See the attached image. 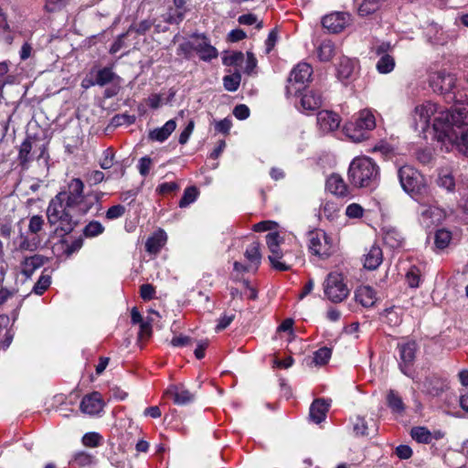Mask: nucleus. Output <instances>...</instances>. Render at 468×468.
<instances>
[{
    "label": "nucleus",
    "mask_w": 468,
    "mask_h": 468,
    "mask_svg": "<svg viewBox=\"0 0 468 468\" xmlns=\"http://www.w3.org/2000/svg\"><path fill=\"white\" fill-rule=\"evenodd\" d=\"M84 183L80 178L71 179L66 189L55 196V199L64 204L68 209L79 216L87 214L103 196L102 192L84 193Z\"/></svg>",
    "instance_id": "obj_2"
},
{
    "label": "nucleus",
    "mask_w": 468,
    "mask_h": 468,
    "mask_svg": "<svg viewBox=\"0 0 468 468\" xmlns=\"http://www.w3.org/2000/svg\"><path fill=\"white\" fill-rule=\"evenodd\" d=\"M176 122L175 120L167 121L162 127L156 128L149 133V139L156 142L165 141L176 130Z\"/></svg>",
    "instance_id": "obj_28"
},
{
    "label": "nucleus",
    "mask_w": 468,
    "mask_h": 468,
    "mask_svg": "<svg viewBox=\"0 0 468 468\" xmlns=\"http://www.w3.org/2000/svg\"><path fill=\"white\" fill-rule=\"evenodd\" d=\"M79 216L72 212L71 209H68L64 204L58 202L55 198H52L47 208V218L48 224L53 228L55 234L64 237L69 234L79 223V219L76 218Z\"/></svg>",
    "instance_id": "obj_4"
},
{
    "label": "nucleus",
    "mask_w": 468,
    "mask_h": 468,
    "mask_svg": "<svg viewBox=\"0 0 468 468\" xmlns=\"http://www.w3.org/2000/svg\"><path fill=\"white\" fill-rule=\"evenodd\" d=\"M355 300L363 307H372L377 302V295L375 290L368 285L359 286L355 291Z\"/></svg>",
    "instance_id": "obj_23"
},
{
    "label": "nucleus",
    "mask_w": 468,
    "mask_h": 468,
    "mask_svg": "<svg viewBox=\"0 0 468 468\" xmlns=\"http://www.w3.org/2000/svg\"><path fill=\"white\" fill-rule=\"evenodd\" d=\"M410 435L412 439L420 443H429L431 441L432 436L425 427H415L411 430Z\"/></svg>",
    "instance_id": "obj_39"
},
{
    "label": "nucleus",
    "mask_w": 468,
    "mask_h": 468,
    "mask_svg": "<svg viewBox=\"0 0 468 468\" xmlns=\"http://www.w3.org/2000/svg\"><path fill=\"white\" fill-rule=\"evenodd\" d=\"M165 394L173 396L174 402L177 405H186L194 400V395L184 387L170 386Z\"/></svg>",
    "instance_id": "obj_27"
},
{
    "label": "nucleus",
    "mask_w": 468,
    "mask_h": 468,
    "mask_svg": "<svg viewBox=\"0 0 468 468\" xmlns=\"http://www.w3.org/2000/svg\"><path fill=\"white\" fill-rule=\"evenodd\" d=\"M32 149V144L29 139H26L20 145L19 148V160L21 164H26L29 161V154Z\"/></svg>",
    "instance_id": "obj_51"
},
{
    "label": "nucleus",
    "mask_w": 468,
    "mask_h": 468,
    "mask_svg": "<svg viewBox=\"0 0 468 468\" xmlns=\"http://www.w3.org/2000/svg\"><path fill=\"white\" fill-rule=\"evenodd\" d=\"M189 46L199 55L200 58L205 61L216 58L218 55L217 48L210 45L205 36L194 37Z\"/></svg>",
    "instance_id": "obj_15"
},
{
    "label": "nucleus",
    "mask_w": 468,
    "mask_h": 468,
    "mask_svg": "<svg viewBox=\"0 0 468 468\" xmlns=\"http://www.w3.org/2000/svg\"><path fill=\"white\" fill-rule=\"evenodd\" d=\"M356 62L347 57H342L336 68L337 79L344 84H347L353 78Z\"/></svg>",
    "instance_id": "obj_22"
},
{
    "label": "nucleus",
    "mask_w": 468,
    "mask_h": 468,
    "mask_svg": "<svg viewBox=\"0 0 468 468\" xmlns=\"http://www.w3.org/2000/svg\"><path fill=\"white\" fill-rule=\"evenodd\" d=\"M353 430L356 435H367V426L366 420L361 417H356L354 422Z\"/></svg>",
    "instance_id": "obj_57"
},
{
    "label": "nucleus",
    "mask_w": 468,
    "mask_h": 468,
    "mask_svg": "<svg viewBox=\"0 0 468 468\" xmlns=\"http://www.w3.org/2000/svg\"><path fill=\"white\" fill-rule=\"evenodd\" d=\"M398 178L402 189L410 195L421 193L426 186L424 176L411 165L399 167Z\"/></svg>",
    "instance_id": "obj_8"
},
{
    "label": "nucleus",
    "mask_w": 468,
    "mask_h": 468,
    "mask_svg": "<svg viewBox=\"0 0 468 468\" xmlns=\"http://www.w3.org/2000/svg\"><path fill=\"white\" fill-rule=\"evenodd\" d=\"M376 68L379 73L388 74L394 69L395 59L389 54H384L378 60Z\"/></svg>",
    "instance_id": "obj_33"
},
{
    "label": "nucleus",
    "mask_w": 468,
    "mask_h": 468,
    "mask_svg": "<svg viewBox=\"0 0 468 468\" xmlns=\"http://www.w3.org/2000/svg\"><path fill=\"white\" fill-rule=\"evenodd\" d=\"M104 231V227L96 220L90 221L83 229V234L87 238H93L101 235Z\"/></svg>",
    "instance_id": "obj_43"
},
{
    "label": "nucleus",
    "mask_w": 468,
    "mask_h": 468,
    "mask_svg": "<svg viewBox=\"0 0 468 468\" xmlns=\"http://www.w3.org/2000/svg\"><path fill=\"white\" fill-rule=\"evenodd\" d=\"M426 37L429 42L433 45H446L454 38V35L443 30L438 24H431L426 28Z\"/></svg>",
    "instance_id": "obj_17"
},
{
    "label": "nucleus",
    "mask_w": 468,
    "mask_h": 468,
    "mask_svg": "<svg viewBox=\"0 0 468 468\" xmlns=\"http://www.w3.org/2000/svg\"><path fill=\"white\" fill-rule=\"evenodd\" d=\"M276 227H277V223L275 221L266 220V221H261V222L253 225L252 229L256 232H263V231L274 229Z\"/></svg>",
    "instance_id": "obj_60"
},
{
    "label": "nucleus",
    "mask_w": 468,
    "mask_h": 468,
    "mask_svg": "<svg viewBox=\"0 0 468 468\" xmlns=\"http://www.w3.org/2000/svg\"><path fill=\"white\" fill-rule=\"evenodd\" d=\"M155 293V290L152 284L146 283L143 284L140 288L141 297L144 301H149L154 298Z\"/></svg>",
    "instance_id": "obj_62"
},
{
    "label": "nucleus",
    "mask_w": 468,
    "mask_h": 468,
    "mask_svg": "<svg viewBox=\"0 0 468 468\" xmlns=\"http://www.w3.org/2000/svg\"><path fill=\"white\" fill-rule=\"evenodd\" d=\"M379 8V0H363L358 7L360 16H368Z\"/></svg>",
    "instance_id": "obj_41"
},
{
    "label": "nucleus",
    "mask_w": 468,
    "mask_h": 468,
    "mask_svg": "<svg viewBox=\"0 0 468 468\" xmlns=\"http://www.w3.org/2000/svg\"><path fill=\"white\" fill-rule=\"evenodd\" d=\"M166 241V234L164 230L155 232L149 237L145 242V250L149 253L156 254L160 251Z\"/></svg>",
    "instance_id": "obj_30"
},
{
    "label": "nucleus",
    "mask_w": 468,
    "mask_h": 468,
    "mask_svg": "<svg viewBox=\"0 0 468 468\" xmlns=\"http://www.w3.org/2000/svg\"><path fill=\"white\" fill-rule=\"evenodd\" d=\"M399 353V368L406 376H410V367L415 360L418 345L415 341H406L398 344Z\"/></svg>",
    "instance_id": "obj_13"
},
{
    "label": "nucleus",
    "mask_w": 468,
    "mask_h": 468,
    "mask_svg": "<svg viewBox=\"0 0 468 468\" xmlns=\"http://www.w3.org/2000/svg\"><path fill=\"white\" fill-rule=\"evenodd\" d=\"M316 54L320 61H330L336 54L335 44L330 39H324L316 48Z\"/></svg>",
    "instance_id": "obj_29"
},
{
    "label": "nucleus",
    "mask_w": 468,
    "mask_h": 468,
    "mask_svg": "<svg viewBox=\"0 0 468 468\" xmlns=\"http://www.w3.org/2000/svg\"><path fill=\"white\" fill-rule=\"evenodd\" d=\"M152 160L150 157L144 156L139 160V172L142 176H145L150 171Z\"/></svg>",
    "instance_id": "obj_64"
},
{
    "label": "nucleus",
    "mask_w": 468,
    "mask_h": 468,
    "mask_svg": "<svg viewBox=\"0 0 468 468\" xmlns=\"http://www.w3.org/2000/svg\"><path fill=\"white\" fill-rule=\"evenodd\" d=\"M324 291L326 297L333 303L344 301L349 294V289L341 273L331 272L324 282Z\"/></svg>",
    "instance_id": "obj_10"
},
{
    "label": "nucleus",
    "mask_w": 468,
    "mask_h": 468,
    "mask_svg": "<svg viewBox=\"0 0 468 468\" xmlns=\"http://www.w3.org/2000/svg\"><path fill=\"white\" fill-rule=\"evenodd\" d=\"M244 256L251 263L259 265L261 259V254L260 251V243L258 241H253L252 243H250L247 247Z\"/></svg>",
    "instance_id": "obj_35"
},
{
    "label": "nucleus",
    "mask_w": 468,
    "mask_h": 468,
    "mask_svg": "<svg viewBox=\"0 0 468 468\" xmlns=\"http://www.w3.org/2000/svg\"><path fill=\"white\" fill-rule=\"evenodd\" d=\"M45 221L41 216H33L29 218L28 233L32 236H38L37 234L43 229Z\"/></svg>",
    "instance_id": "obj_45"
},
{
    "label": "nucleus",
    "mask_w": 468,
    "mask_h": 468,
    "mask_svg": "<svg viewBox=\"0 0 468 468\" xmlns=\"http://www.w3.org/2000/svg\"><path fill=\"white\" fill-rule=\"evenodd\" d=\"M348 178L356 187L375 188L380 178L379 167L372 158L357 156L350 163Z\"/></svg>",
    "instance_id": "obj_3"
},
{
    "label": "nucleus",
    "mask_w": 468,
    "mask_h": 468,
    "mask_svg": "<svg viewBox=\"0 0 468 468\" xmlns=\"http://www.w3.org/2000/svg\"><path fill=\"white\" fill-rule=\"evenodd\" d=\"M153 24L154 22L152 20L144 19L138 24L132 25L128 29V33L134 31L140 35H144L152 27Z\"/></svg>",
    "instance_id": "obj_52"
},
{
    "label": "nucleus",
    "mask_w": 468,
    "mask_h": 468,
    "mask_svg": "<svg viewBox=\"0 0 468 468\" xmlns=\"http://www.w3.org/2000/svg\"><path fill=\"white\" fill-rule=\"evenodd\" d=\"M308 248L312 254L327 259L337 249L335 241L323 229H314L308 233Z\"/></svg>",
    "instance_id": "obj_7"
},
{
    "label": "nucleus",
    "mask_w": 468,
    "mask_h": 468,
    "mask_svg": "<svg viewBox=\"0 0 468 468\" xmlns=\"http://www.w3.org/2000/svg\"><path fill=\"white\" fill-rule=\"evenodd\" d=\"M382 261L383 253L378 246H371L364 255V267L367 270H376Z\"/></svg>",
    "instance_id": "obj_26"
},
{
    "label": "nucleus",
    "mask_w": 468,
    "mask_h": 468,
    "mask_svg": "<svg viewBox=\"0 0 468 468\" xmlns=\"http://www.w3.org/2000/svg\"><path fill=\"white\" fill-rule=\"evenodd\" d=\"M241 75L239 71L234 72L230 75H226L223 78V86L228 91H236L240 84Z\"/></svg>",
    "instance_id": "obj_37"
},
{
    "label": "nucleus",
    "mask_w": 468,
    "mask_h": 468,
    "mask_svg": "<svg viewBox=\"0 0 468 468\" xmlns=\"http://www.w3.org/2000/svg\"><path fill=\"white\" fill-rule=\"evenodd\" d=\"M103 401L99 392H92L86 395L80 402V410L89 415L100 413L103 409Z\"/></svg>",
    "instance_id": "obj_19"
},
{
    "label": "nucleus",
    "mask_w": 468,
    "mask_h": 468,
    "mask_svg": "<svg viewBox=\"0 0 468 468\" xmlns=\"http://www.w3.org/2000/svg\"><path fill=\"white\" fill-rule=\"evenodd\" d=\"M326 189L335 196L346 197L348 187L344 179L339 175H331L326 180Z\"/></svg>",
    "instance_id": "obj_24"
},
{
    "label": "nucleus",
    "mask_w": 468,
    "mask_h": 468,
    "mask_svg": "<svg viewBox=\"0 0 468 468\" xmlns=\"http://www.w3.org/2000/svg\"><path fill=\"white\" fill-rule=\"evenodd\" d=\"M323 103V97L320 92L309 90H305L300 100L298 110L305 114H310L320 109Z\"/></svg>",
    "instance_id": "obj_16"
},
{
    "label": "nucleus",
    "mask_w": 468,
    "mask_h": 468,
    "mask_svg": "<svg viewBox=\"0 0 468 468\" xmlns=\"http://www.w3.org/2000/svg\"><path fill=\"white\" fill-rule=\"evenodd\" d=\"M437 184L440 187L446 189L448 192H452L455 187V180L450 172L442 171L439 174Z\"/></svg>",
    "instance_id": "obj_36"
},
{
    "label": "nucleus",
    "mask_w": 468,
    "mask_h": 468,
    "mask_svg": "<svg viewBox=\"0 0 468 468\" xmlns=\"http://www.w3.org/2000/svg\"><path fill=\"white\" fill-rule=\"evenodd\" d=\"M351 24V16L346 12H333L324 16L322 25L329 33L337 34L342 32Z\"/></svg>",
    "instance_id": "obj_14"
},
{
    "label": "nucleus",
    "mask_w": 468,
    "mask_h": 468,
    "mask_svg": "<svg viewBox=\"0 0 468 468\" xmlns=\"http://www.w3.org/2000/svg\"><path fill=\"white\" fill-rule=\"evenodd\" d=\"M45 258L41 255L35 254L30 257H26L20 264L21 273L27 278H30L34 271L43 266Z\"/></svg>",
    "instance_id": "obj_25"
},
{
    "label": "nucleus",
    "mask_w": 468,
    "mask_h": 468,
    "mask_svg": "<svg viewBox=\"0 0 468 468\" xmlns=\"http://www.w3.org/2000/svg\"><path fill=\"white\" fill-rule=\"evenodd\" d=\"M282 242L283 237H282L279 232H271L266 235V244L271 251L269 260L273 268L279 271H286L289 269L288 266L280 261V259L282 257L280 246Z\"/></svg>",
    "instance_id": "obj_12"
},
{
    "label": "nucleus",
    "mask_w": 468,
    "mask_h": 468,
    "mask_svg": "<svg viewBox=\"0 0 468 468\" xmlns=\"http://www.w3.org/2000/svg\"><path fill=\"white\" fill-rule=\"evenodd\" d=\"M332 351L328 347H322L314 353V362L315 365H325L330 359Z\"/></svg>",
    "instance_id": "obj_47"
},
{
    "label": "nucleus",
    "mask_w": 468,
    "mask_h": 468,
    "mask_svg": "<svg viewBox=\"0 0 468 468\" xmlns=\"http://www.w3.org/2000/svg\"><path fill=\"white\" fill-rule=\"evenodd\" d=\"M50 283L51 278L49 275H41L34 285L32 292L37 295H41L49 287Z\"/></svg>",
    "instance_id": "obj_49"
},
{
    "label": "nucleus",
    "mask_w": 468,
    "mask_h": 468,
    "mask_svg": "<svg viewBox=\"0 0 468 468\" xmlns=\"http://www.w3.org/2000/svg\"><path fill=\"white\" fill-rule=\"evenodd\" d=\"M339 213L338 205L332 201H326L321 210V214L329 220H334Z\"/></svg>",
    "instance_id": "obj_42"
},
{
    "label": "nucleus",
    "mask_w": 468,
    "mask_h": 468,
    "mask_svg": "<svg viewBox=\"0 0 468 468\" xmlns=\"http://www.w3.org/2000/svg\"><path fill=\"white\" fill-rule=\"evenodd\" d=\"M452 239V234L446 229H439L435 234V244L439 249L446 248Z\"/></svg>",
    "instance_id": "obj_46"
},
{
    "label": "nucleus",
    "mask_w": 468,
    "mask_h": 468,
    "mask_svg": "<svg viewBox=\"0 0 468 468\" xmlns=\"http://www.w3.org/2000/svg\"><path fill=\"white\" fill-rule=\"evenodd\" d=\"M463 113H453L443 143H450L458 152L468 157V122L462 119Z\"/></svg>",
    "instance_id": "obj_6"
},
{
    "label": "nucleus",
    "mask_w": 468,
    "mask_h": 468,
    "mask_svg": "<svg viewBox=\"0 0 468 468\" xmlns=\"http://www.w3.org/2000/svg\"><path fill=\"white\" fill-rule=\"evenodd\" d=\"M330 408V400L317 399L310 406L309 418L315 424L323 422Z\"/></svg>",
    "instance_id": "obj_21"
},
{
    "label": "nucleus",
    "mask_w": 468,
    "mask_h": 468,
    "mask_svg": "<svg viewBox=\"0 0 468 468\" xmlns=\"http://www.w3.org/2000/svg\"><path fill=\"white\" fill-rule=\"evenodd\" d=\"M429 85L436 93L448 96L454 100L453 90L456 85V78L453 74L444 69L431 72L429 75Z\"/></svg>",
    "instance_id": "obj_9"
},
{
    "label": "nucleus",
    "mask_w": 468,
    "mask_h": 468,
    "mask_svg": "<svg viewBox=\"0 0 468 468\" xmlns=\"http://www.w3.org/2000/svg\"><path fill=\"white\" fill-rule=\"evenodd\" d=\"M238 22L241 25H247V26L257 24L256 27L258 29H260L263 27L262 22L261 21L258 22L257 16L253 14H246V15H242V16H239Z\"/></svg>",
    "instance_id": "obj_55"
},
{
    "label": "nucleus",
    "mask_w": 468,
    "mask_h": 468,
    "mask_svg": "<svg viewBox=\"0 0 468 468\" xmlns=\"http://www.w3.org/2000/svg\"><path fill=\"white\" fill-rule=\"evenodd\" d=\"M244 59V55L241 51H233L225 55L222 58L223 64L226 66H238Z\"/></svg>",
    "instance_id": "obj_48"
},
{
    "label": "nucleus",
    "mask_w": 468,
    "mask_h": 468,
    "mask_svg": "<svg viewBox=\"0 0 468 468\" xmlns=\"http://www.w3.org/2000/svg\"><path fill=\"white\" fill-rule=\"evenodd\" d=\"M101 442V436L97 432H88L82 437V443L86 447H97Z\"/></svg>",
    "instance_id": "obj_50"
},
{
    "label": "nucleus",
    "mask_w": 468,
    "mask_h": 468,
    "mask_svg": "<svg viewBox=\"0 0 468 468\" xmlns=\"http://www.w3.org/2000/svg\"><path fill=\"white\" fill-rule=\"evenodd\" d=\"M70 463L79 467H88L94 463V456L86 452H79L73 455Z\"/></svg>",
    "instance_id": "obj_38"
},
{
    "label": "nucleus",
    "mask_w": 468,
    "mask_h": 468,
    "mask_svg": "<svg viewBox=\"0 0 468 468\" xmlns=\"http://www.w3.org/2000/svg\"><path fill=\"white\" fill-rule=\"evenodd\" d=\"M114 154L112 148H108L102 153V159L100 162V165L102 169H109L113 165Z\"/></svg>",
    "instance_id": "obj_54"
},
{
    "label": "nucleus",
    "mask_w": 468,
    "mask_h": 468,
    "mask_svg": "<svg viewBox=\"0 0 468 468\" xmlns=\"http://www.w3.org/2000/svg\"><path fill=\"white\" fill-rule=\"evenodd\" d=\"M387 404L391 410L392 413L402 415L406 410V406L399 394L394 390L389 389L387 393Z\"/></svg>",
    "instance_id": "obj_31"
},
{
    "label": "nucleus",
    "mask_w": 468,
    "mask_h": 468,
    "mask_svg": "<svg viewBox=\"0 0 468 468\" xmlns=\"http://www.w3.org/2000/svg\"><path fill=\"white\" fill-rule=\"evenodd\" d=\"M198 196V191L196 186H189L185 189L184 195L179 201L180 207H186L193 203Z\"/></svg>",
    "instance_id": "obj_40"
},
{
    "label": "nucleus",
    "mask_w": 468,
    "mask_h": 468,
    "mask_svg": "<svg viewBox=\"0 0 468 468\" xmlns=\"http://www.w3.org/2000/svg\"><path fill=\"white\" fill-rule=\"evenodd\" d=\"M376 127V117L371 110L364 109L344 126L345 134L353 142L360 143L368 138Z\"/></svg>",
    "instance_id": "obj_5"
},
{
    "label": "nucleus",
    "mask_w": 468,
    "mask_h": 468,
    "mask_svg": "<svg viewBox=\"0 0 468 468\" xmlns=\"http://www.w3.org/2000/svg\"><path fill=\"white\" fill-rule=\"evenodd\" d=\"M114 77L115 74L111 68H103L97 71L95 80L91 84L104 86L112 82Z\"/></svg>",
    "instance_id": "obj_34"
},
{
    "label": "nucleus",
    "mask_w": 468,
    "mask_h": 468,
    "mask_svg": "<svg viewBox=\"0 0 468 468\" xmlns=\"http://www.w3.org/2000/svg\"><path fill=\"white\" fill-rule=\"evenodd\" d=\"M282 333L288 334V342H290V337L292 335V318H287L284 322L277 328L276 334L281 335Z\"/></svg>",
    "instance_id": "obj_59"
},
{
    "label": "nucleus",
    "mask_w": 468,
    "mask_h": 468,
    "mask_svg": "<svg viewBox=\"0 0 468 468\" xmlns=\"http://www.w3.org/2000/svg\"><path fill=\"white\" fill-rule=\"evenodd\" d=\"M418 211L419 221L427 229L437 227L446 217L445 211L435 206L420 205Z\"/></svg>",
    "instance_id": "obj_11"
},
{
    "label": "nucleus",
    "mask_w": 468,
    "mask_h": 468,
    "mask_svg": "<svg viewBox=\"0 0 468 468\" xmlns=\"http://www.w3.org/2000/svg\"><path fill=\"white\" fill-rule=\"evenodd\" d=\"M16 250L34 252L40 247L41 239L38 236H30L29 233H20L15 240Z\"/></svg>",
    "instance_id": "obj_20"
},
{
    "label": "nucleus",
    "mask_w": 468,
    "mask_h": 468,
    "mask_svg": "<svg viewBox=\"0 0 468 468\" xmlns=\"http://www.w3.org/2000/svg\"><path fill=\"white\" fill-rule=\"evenodd\" d=\"M194 126V122L190 121L186 127L181 132L178 139L180 144H185L187 143L191 133H193Z\"/></svg>",
    "instance_id": "obj_63"
},
{
    "label": "nucleus",
    "mask_w": 468,
    "mask_h": 468,
    "mask_svg": "<svg viewBox=\"0 0 468 468\" xmlns=\"http://www.w3.org/2000/svg\"><path fill=\"white\" fill-rule=\"evenodd\" d=\"M313 68L309 63L301 62L294 67V82L305 84L312 80Z\"/></svg>",
    "instance_id": "obj_32"
},
{
    "label": "nucleus",
    "mask_w": 468,
    "mask_h": 468,
    "mask_svg": "<svg viewBox=\"0 0 468 468\" xmlns=\"http://www.w3.org/2000/svg\"><path fill=\"white\" fill-rule=\"evenodd\" d=\"M233 114L239 120H246L250 116V109L245 104H239L234 108Z\"/></svg>",
    "instance_id": "obj_61"
},
{
    "label": "nucleus",
    "mask_w": 468,
    "mask_h": 468,
    "mask_svg": "<svg viewBox=\"0 0 468 468\" xmlns=\"http://www.w3.org/2000/svg\"><path fill=\"white\" fill-rule=\"evenodd\" d=\"M364 208L356 203H352L347 206L346 209V215L349 218H360L363 217Z\"/></svg>",
    "instance_id": "obj_53"
},
{
    "label": "nucleus",
    "mask_w": 468,
    "mask_h": 468,
    "mask_svg": "<svg viewBox=\"0 0 468 468\" xmlns=\"http://www.w3.org/2000/svg\"><path fill=\"white\" fill-rule=\"evenodd\" d=\"M340 122V116L332 111H320L317 113V125L324 133L336 130Z\"/></svg>",
    "instance_id": "obj_18"
},
{
    "label": "nucleus",
    "mask_w": 468,
    "mask_h": 468,
    "mask_svg": "<svg viewBox=\"0 0 468 468\" xmlns=\"http://www.w3.org/2000/svg\"><path fill=\"white\" fill-rule=\"evenodd\" d=\"M125 213V207L122 205H115L111 207L106 212V218L113 220L121 218Z\"/></svg>",
    "instance_id": "obj_56"
},
{
    "label": "nucleus",
    "mask_w": 468,
    "mask_h": 468,
    "mask_svg": "<svg viewBox=\"0 0 468 468\" xmlns=\"http://www.w3.org/2000/svg\"><path fill=\"white\" fill-rule=\"evenodd\" d=\"M420 276V271L417 267L413 266L406 274V282L410 287L417 288L420 286L421 282Z\"/></svg>",
    "instance_id": "obj_44"
},
{
    "label": "nucleus",
    "mask_w": 468,
    "mask_h": 468,
    "mask_svg": "<svg viewBox=\"0 0 468 468\" xmlns=\"http://www.w3.org/2000/svg\"><path fill=\"white\" fill-rule=\"evenodd\" d=\"M61 246L64 248L65 253L69 256L76 252L82 247V240L80 239H75L70 244L66 243L64 240L61 241Z\"/></svg>",
    "instance_id": "obj_58"
},
{
    "label": "nucleus",
    "mask_w": 468,
    "mask_h": 468,
    "mask_svg": "<svg viewBox=\"0 0 468 468\" xmlns=\"http://www.w3.org/2000/svg\"><path fill=\"white\" fill-rule=\"evenodd\" d=\"M453 110L449 111L432 101H425L417 105L411 113V126L423 137L430 130L434 137L444 142L448 127L452 121Z\"/></svg>",
    "instance_id": "obj_1"
}]
</instances>
